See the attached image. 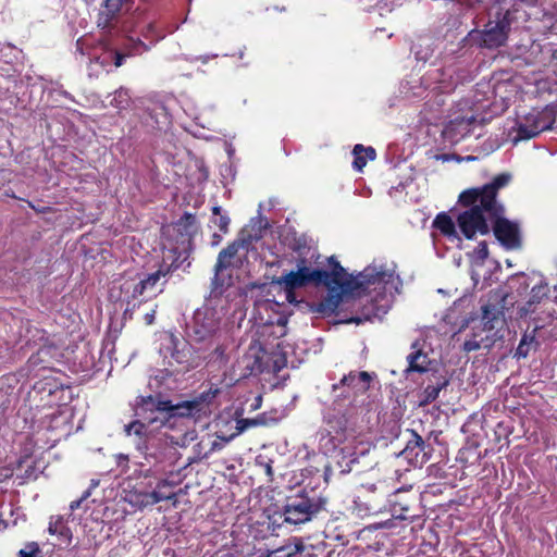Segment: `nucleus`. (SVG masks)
<instances>
[{
  "label": "nucleus",
  "mask_w": 557,
  "mask_h": 557,
  "mask_svg": "<svg viewBox=\"0 0 557 557\" xmlns=\"http://www.w3.org/2000/svg\"><path fill=\"white\" fill-rule=\"evenodd\" d=\"M510 180L509 173H500L482 187L468 188L459 195V203L469 208L457 218L458 226L467 239H473L476 234L487 235L490 233V225L484 213L491 220L493 215L505 213V208L497 200V195L500 188L509 184Z\"/></svg>",
  "instance_id": "1"
},
{
  "label": "nucleus",
  "mask_w": 557,
  "mask_h": 557,
  "mask_svg": "<svg viewBox=\"0 0 557 557\" xmlns=\"http://www.w3.org/2000/svg\"><path fill=\"white\" fill-rule=\"evenodd\" d=\"M181 267V262L174 259L170 264L162 262L158 270L138 275V281L127 280L121 285V292L125 295L126 301L129 304L132 300H139V302L148 301L156 297L158 293L162 292L166 280L160 283L162 277H166Z\"/></svg>",
  "instance_id": "2"
},
{
  "label": "nucleus",
  "mask_w": 557,
  "mask_h": 557,
  "mask_svg": "<svg viewBox=\"0 0 557 557\" xmlns=\"http://www.w3.org/2000/svg\"><path fill=\"white\" fill-rule=\"evenodd\" d=\"M511 27L509 11L497 13L495 21H488L483 30H472L469 36L472 41L486 49L504 46Z\"/></svg>",
  "instance_id": "3"
},
{
  "label": "nucleus",
  "mask_w": 557,
  "mask_h": 557,
  "mask_svg": "<svg viewBox=\"0 0 557 557\" xmlns=\"http://www.w3.org/2000/svg\"><path fill=\"white\" fill-rule=\"evenodd\" d=\"M325 500L299 493L289 497L283 509L284 522L300 524L310 521L324 506Z\"/></svg>",
  "instance_id": "4"
},
{
  "label": "nucleus",
  "mask_w": 557,
  "mask_h": 557,
  "mask_svg": "<svg viewBox=\"0 0 557 557\" xmlns=\"http://www.w3.org/2000/svg\"><path fill=\"white\" fill-rule=\"evenodd\" d=\"M173 404L169 399L147 396L139 397L137 401L136 416L147 422L148 425H156V429L165 425L172 418Z\"/></svg>",
  "instance_id": "5"
},
{
  "label": "nucleus",
  "mask_w": 557,
  "mask_h": 557,
  "mask_svg": "<svg viewBox=\"0 0 557 557\" xmlns=\"http://www.w3.org/2000/svg\"><path fill=\"white\" fill-rule=\"evenodd\" d=\"M391 493L384 483L366 484L361 486L360 494L355 502L359 511H364L369 515H375L387 510L388 499Z\"/></svg>",
  "instance_id": "6"
},
{
  "label": "nucleus",
  "mask_w": 557,
  "mask_h": 557,
  "mask_svg": "<svg viewBox=\"0 0 557 557\" xmlns=\"http://www.w3.org/2000/svg\"><path fill=\"white\" fill-rule=\"evenodd\" d=\"M320 269H311L308 265H299L296 271H289L278 277L277 283L284 287L287 299L294 301V292L297 288L308 286L310 284L321 285Z\"/></svg>",
  "instance_id": "7"
},
{
  "label": "nucleus",
  "mask_w": 557,
  "mask_h": 557,
  "mask_svg": "<svg viewBox=\"0 0 557 557\" xmlns=\"http://www.w3.org/2000/svg\"><path fill=\"white\" fill-rule=\"evenodd\" d=\"M172 232L175 235L176 244L180 246L174 247L171 251L177 255L175 259L177 262L182 256V252L187 253L191 250V244L195 235L198 233V224L195 214L185 212L173 225Z\"/></svg>",
  "instance_id": "8"
},
{
  "label": "nucleus",
  "mask_w": 557,
  "mask_h": 557,
  "mask_svg": "<svg viewBox=\"0 0 557 557\" xmlns=\"http://www.w3.org/2000/svg\"><path fill=\"white\" fill-rule=\"evenodd\" d=\"M218 389H209L201 393L198 397L173 405L172 418L174 417H186L200 419L203 416L210 413V404L216 396Z\"/></svg>",
  "instance_id": "9"
},
{
  "label": "nucleus",
  "mask_w": 557,
  "mask_h": 557,
  "mask_svg": "<svg viewBox=\"0 0 557 557\" xmlns=\"http://www.w3.org/2000/svg\"><path fill=\"white\" fill-rule=\"evenodd\" d=\"M220 318L213 308L203 306L194 312L191 330L197 341H205L212 336L219 329Z\"/></svg>",
  "instance_id": "10"
},
{
  "label": "nucleus",
  "mask_w": 557,
  "mask_h": 557,
  "mask_svg": "<svg viewBox=\"0 0 557 557\" xmlns=\"http://www.w3.org/2000/svg\"><path fill=\"white\" fill-rule=\"evenodd\" d=\"M493 233L496 239L506 249H517L521 246V238L518 224L504 218V213L493 215Z\"/></svg>",
  "instance_id": "11"
},
{
  "label": "nucleus",
  "mask_w": 557,
  "mask_h": 557,
  "mask_svg": "<svg viewBox=\"0 0 557 557\" xmlns=\"http://www.w3.org/2000/svg\"><path fill=\"white\" fill-rule=\"evenodd\" d=\"M410 435L411 437L408 440L401 455L413 467H422L430 459V455L426 451V448H430V446L425 444L422 436L416 431L411 430Z\"/></svg>",
  "instance_id": "12"
},
{
  "label": "nucleus",
  "mask_w": 557,
  "mask_h": 557,
  "mask_svg": "<svg viewBox=\"0 0 557 557\" xmlns=\"http://www.w3.org/2000/svg\"><path fill=\"white\" fill-rule=\"evenodd\" d=\"M374 373L371 374L367 371H350L344 375L342 380L333 385V391H337L341 387H347L351 389L355 396L366 394L374 379Z\"/></svg>",
  "instance_id": "13"
},
{
  "label": "nucleus",
  "mask_w": 557,
  "mask_h": 557,
  "mask_svg": "<svg viewBox=\"0 0 557 557\" xmlns=\"http://www.w3.org/2000/svg\"><path fill=\"white\" fill-rule=\"evenodd\" d=\"M166 349L170 351V359L168 361L170 367L182 366L186 371L194 368V364L190 361L193 347L188 343L181 342L172 335L170 346L166 347Z\"/></svg>",
  "instance_id": "14"
},
{
  "label": "nucleus",
  "mask_w": 557,
  "mask_h": 557,
  "mask_svg": "<svg viewBox=\"0 0 557 557\" xmlns=\"http://www.w3.org/2000/svg\"><path fill=\"white\" fill-rule=\"evenodd\" d=\"M35 391L42 395L41 400H44L45 396L51 398L48 400L50 405H59L63 401V395L65 388L64 383H62L58 377L54 376H45L34 385Z\"/></svg>",
  "instance_id": "15"
},
{
  "label": "nucleus",
  "mask_w": 557,
  "mask_h": 557,
  "mask_svg": "<svg viewBox=\"0 0 557 557\" xmlns=\"http://www.w3.org/2000/svg\"><path fill=\"white\" fill-rule=\"evenodd\" d=\"M343 301V296L339 292H336L335 289H330L325 297L320 299L317 302H312L310 306V309L312 312L318 313L322 317H331L332 314H336L341 318L342 315L341 311H337L341 302Z\"/></svg>",
  "instance_id": "16"
},
{
  "label": "nucleus",
  "mask_w": 557,
  "mask_h": 557,
  "mask_svg": "<svg viewBox=\"0 0 557 557\" xmlns=\"http://www.w3.org/2000/svg\"><path fill=\"white\" fill-rule=\"evenodd\" d=\"M126 0H106L103 9L100 10L97 18V26L103 30H111L116 21L117 13L121 11Z\"/></svg>",
  "instance_id": "17"
},
{
  "label": "nucleus",
  "mask_w": 557,
  "mask_h": 557,
  "mask_svg": "<svg viewBox=\"0 0 557 557\" xmlns=\"http://www.w3.org/2000/svg\"><path fill=\"white\" fill-rule=\"evenodd\" d=\"M150 47L145 44L140 38L134 39L133 37H128L127 42L124 45V51L112 50L110 55L112 57L113 63L116 67L123 65L125 59L131 55L141 54L145 51H148Z\"/></svg>",
  "instance_id": "18"
},
{
  "label": "nucleus",
  "mask_w": 557,
  "mask_h": 557,
  "mask_svg": "<svg viewBox=\"0 0 557 557\" xmlns=\"http://www.w3.org/2000/svg\"><path fill=\"white\" fill-rule=\"evenodd\" d=\"M321 275V284L329 287L330 289H334L335 287L342 289H356L355 284L356 281L347 273L344 269V272H329L326 270L320 269Z\"/></svg>",
  "instance_id": "19"
},
{
  "label": "nucleus",
  "mask_w": 557,
  "mask_h": 557,
  "mask_svg": "<svg viewBox=\"0 0 557 557\" xmlns=\"http://www.w3.org/2000/svg\"><path fill=\"white\" fill-rule=\"evenodd\" d=\"M482 323L484 331L500 330L505 323L504 312L499 309L497 304L487 302L482 306Z\"/></svg>",
  "instance_id": "20"
},
{
  "label": "nucleus",
  "mask_w": 557,
  "mask_h": 557,
  "mask_svg": "<svg viewBox=\"0 0 557 557\" xmlns=\"http://www.w3.org/2000/svg\"><path fill=\"white\" fill-rule=\"evenodd\" d=\"M176 483L170 481L168 479H160L157 481L154 488L152 490L153 497L158 503L169 500L172 503L173 507H177L178 505V496L183 493V490L180 488L177 492L175 491Z\"/></svg>",
  "instance_id": "21"
},
{
  "label": "nucleus",
  "mask_w": 557,
  "mask_h": 557,
  "mask_svg": "<svg viewBox=\"0 0 557 557\" xmlns=\"http://www.w3.org/2000/svg\"><path fill=\"white\" fill-rule=\"evenodd\" d=\"M411 503L407 497L394 493V498L388 499L387 510L394 519L414 521L416 515L410 513Z\"/></svg>",
  "instance_id": "22"
},
{
  "label": "nucleus",
  "mask_w": 557,
  "mask_h": 557,
  "mask_svg": "<svg viewBox=\"0 0 557 557\" xmlns=\"http://www.w3.org/2000/svg\"><path fill=\"white\" fill-rule=\"evenodd\" d=\"M411 347L413 351L407 357L408 368L406 371L418 373L426 372L430 366V358L428 354L422 350L418 341L414 342Z\"/></svg>",
  "instance_id": "23"
},
{
  "label": "nucleus",
  "mask_w": 557,
  "mask_h": 557,
  "mask_svg": "<svg viewBox=\"0 0 557 557\" xmlns=\"http://www.w3.org/2000/svg\"><path fill=\"white\" fill-rule=\"evenodd\" d=\"M537 124L539 122L535 109H532L527 115L523 116V120L518 124L515 140H529L540 135L542 132H536L535 128Z\"/></svg>",
  "instance_id": "24"
},
{
  "label": "nucleus",
  "mask_w": 557,
  "mask_h": 557,
  "mask_svg": "<svg viewBox=\"0 0 557 557\" xmlns=\"http://www.w3.org/2000/svg\"><path fill=\"white\" fill-rule=\"evenodd\" d=\"M380 315V310L377 305L374 301H368L367 304L360 307V310L351 317H343L338 321L342 323L350 324H361L366 321H371L373 318Z\"/></svg>",
  "instance_id": "25"
},
{
  "label": "nucleus",
  "mask_w": 557,
  "mask_h": 557,
  "mask_svg": "<svg viewBox=\"0 0 557 557\" xmlns=\"http://www.w3.org/2000/svg\"><path fill=\"white\" fill-rule=\"evenodd\" d=\"M352 168L357 172H362L363 168L367 165L368 160L372 161L376 158V151L373 147H364L361 144L355 145L352 149Z\"/></svg>",
  "instance_id": "26"
},
{
  "label": "nucleus",
  "mask_w": 557,
  "mask_h": 557,
  "mask_svg": "<svg viewBox=\"0 0 557 557\" xmlns=\"http://www.w3.org/2000/svg\"><path fill=\"white\" fill-rule=\"evenodd\" d=\"M535 112L539 122L537 126L535 127L536 132H544L550 129L553 125L556 123L557 104H548L542 110L535 109Z\"/></svg>",
  "instance_id": "27"
},
{
  "label": "nucleus",
  "mask_w": 557,
  "mask_h": 557,
  "mask_svg": "<svg viewBox=\"0 0 557 557\" xmlns=\"http://www.w3.org/2000/svg\"><path fill=\"white\" fill-rule=\"evenodd\" d=\"M231 286L232 276H224L222 271H216L214 269V276L211 281L209 299H220Z\"/></svg>",
  "instance_id": "28"
},
{
  "label": "nucleus",
  "mask_w": 557,
  "mask_h": 557,
  "mask_svg": "<svg viewBox=\"0 0 557 557\" xmlns=\"http://www.w3.org/2000/svg\"><path fill=\"white\" fill-rule=\"evenodd\" d=\"M386 273L384 271H376L374 268H367L360 273V280L356 281V289H366L371 285L385 283Z\"/></svg>",
  "instance_id": "29"
},
{
  "label": "nucleus",
  "mask_w": 557,
  "mask_h": 557,
  "mask_svg": "<svg viewBox=\"0 0 557 557\" xmlns=\"http://www.w3.org/2000/svg\"><path fill=\"white\" fill-rule=\"evenodd\" d=\"M239 247L240 244L238 242H233L223 248L219 252L214 269L216 271H223L225 268H227L231 264V260L237 255Z\"/></svg>",
  "instance_id": "30"
},
{
  "label": "nucleus",
  "mask_w": 557,
  "mask_h": 557,
  "mask_svg": "<svg viewBox=\"0 0 557 557\" xmlns=\"http://www.w3.org/2000/svg\"><path fill=\"white\" fill-rule=\"evenodd\" d=\"M536 331H537V329L535 327L532 330L531 333L525 332L522 335L520 343L515 351V355H513L515 358H517V359L527 358L529 356L532 347L537 346V342L535 339Z\"/></svg>",
  "instance_id": "31"
},
{
  "label": "nucleus",
  "mask_w": 557,
  "mask_h": 557,
  "mask_svg": "<svg viewBox=\"0 0 557 557\" xmlns=\"http://www.w3.org/2000/svg\"><path fill=\"white\" fill-rule=\"evenodd\" d=\"M153 493L146 491H134L128 495V502L131 505L137 507L138 509H144L147 507H152L158 504L157 499L153 497Z\"/></svg>",
  "instance_id": "32"
},
{
  "label": "nucleus",
  "mask_w": 557,
  "mask_h": 557,
  "mask_svg": "<svg viewBox=\"0 0 557 557\" xmlns=\"http://www.w3.org/2000/svg\"><path fill=\"white\" fill-rule=\"evenodd\" d=\"M48 532L51 535H58L59 537L67 542H71L72 533L70 528L64 522L62 516L51 517L48 527Z\"/></svg>",
  "instance_id": "33"
},
{
  "label": "nucleus",
  "mask_w": 557,
  "mask_h": 557,
  "mask_svg": "<svg viewBox=\"0 0 557 557\" xmlns=\"http://www.w3.org/2000/svg\"><path fill=\"white\" fill-rule=\"evenodd\" d=\"M433 226L437 228L444 236H456L455 223L450 215H448L446 212H441L435 216Z\"/></svg>",
  "instance_id": "34"
},
{
  "label": "nucleus",
  "mask_w": 557,
  "mask_h": 557,
  "mask_svg": "<svg viewBox=\"0 0 557 557\" xmlns=\"http://www.w3.org/2000/svg\"><path fill=\"white\" fill-rule=\"evenodd\" d=\"M547 286L546 285H536L531 290V297L529 301L520 308L519 314L520 317H524L533 311L532 306L539 304L541 299L546 296Z\"/></svg>",
  "instance_id": "35"
},
{
  "label": "nucleus",
  "mask_w": 557,
  "mask_h": 557,
  "mask_svg": "<svg viewBox=\"0 0 557 557\" xmlns=\"http://www.w3.org/2000/svg\"><path fill=\"white\" fill-rule=\"evenodd\" d=\"M359 463V458L355 454L342 453V456L337 460V466L341 473H349L356 469V465Z\"/></svg>",
  "instance_id": "36"
},
{
  "label": "nucleus",
  "mask_w": 557,
  "mask_h": 557,
  "mask_svg": "<svg viewBox=\"0 0 557 557\" xmlns=\"http://www.w3.org/2000/svg\"><path fill=\"white\" fill-rule=\"evenodd\" d=\"M147 426H149V425L143 419L134 420L124 426V431H125V434L128 436L134 434L138 437H143L146 434Z\"/></svg>",
  "instance_id": "37"
},
{
  "label": "nucleus",
  "mask_w": 557,
  "mask_h": 557,
  "mask_svg": "<svg viewBox=\"0 0 557 557\" xmlns=\"http://www.w3.org/2000/svg\"><path fill=\"white\" fill-rule=\"evenodd\" d=\"M42 550L37 542H27L17 553L18 557H41Z\"/></svg>",
  "instance_id": "38"
},
{
  "label": "nucleus",
  "mask_w": 557,
  "mask_h": 557,
  "mask_svg": "<svg viewBox=\"0 0 557 557\" xmlns=\"http://www.w3.org/2000/svg\"><path fill=\"white\" fill-rule=\"evenodd\" d=\"M258 426L256 418H240L236 420L235 432L230 435V438H235L249 428Z\"/></svg>",
  "instance_id": "39"
},
{
  "label": "nucleus",
  "mask_w": 557,
  "mask_h": 557,
  "mask_svg": "<svg viewBox=\"0 0 557 557\" xmlns=\"http://www.w3.org/2000/svg\"><path fill=\"white\" fill-rule=\"evenodd\" d=\"M442 389V386L441 385H428L424 387L423 389V398L421 400V404L422 405H428V404H431L432 401H434L438 395H440V392Z\"/></svg>",
  "instance_id": "40"
},
{
  "label": "nucleus",
  "mask_w": 557,
  "mask_h": 557,
  "mask_svg": "<svg viewBox=\"0 0 557 557\" xmlns=\"http://www.w3.org/2000/svg\"><path fill=\"white\" fill-rule=\"evenodd\" d=\"M276 550L277 552L287 550L286 556L293 557L298 553H302L305 550V545H304L301 539L295 537L293 547L290 545H286V546H282V547L277 548Z\"/></svg>",
  "instance_id": "41"
},
{
  "label": "nucleus",
  "mask_w": 557,
  "mask_h": 557,
  "mask_svg": "<svg viewBox=\"0 0 557 557\" xmlns=\"http://www.w3.org/2000/svg\"><path fill=\"white\" fill-rule=\"evenodd\" d=\"M141 34L146 39H149L150 42L158 41L160 38H162L161 35L157 34L156 25L153 23H148L141 30Z\"/></svg>",
  "instance_id": "42"
},
{
  "label": "nucleus",
  "mask_w": 557,
  "mask_h": 557,
  "mask_svg": "<svg viewBox=\"0 0 557 557\" xmlns=\"http://www.w3.org/2000/svg\"><path fill=\"white\" fill-rule=\"evenodd\" d=\"M255 418H256L258 426H269V425L275 424L277 422V419L268 412L259 413Z\"/></svg>",
  "instance_id": "43"
},
{
  "label": "nucleus",
  "mask_w": 557,
  "mask_h": 557,
  "mask_svg": "<svg viewBox=\"0 0 557 557\" xmlns=\"http://www.w3.org/2000/svg\"><path fill=\"white\" fill-rule=\"evenodd\" d=\"M232 440L233 438H230V436L228 437H220L219 436L218 440H214L211 443V446H210L208 453H206L205 457H207L209 454L221 450L225 446V444H227Z\"/></svg>",
  "instance_id": "44"
},
{
  "label": "nucleus",
  "mask_w": 557,
  "mask_h": 557,
  "mask_svg": "<svg viewBox=\"0 0 557 557\" xmlns=\"http://www.w3.org/2000/svg\"><path fill=\"white\" fill-rule=\"evenodd\" d=\"M475 337H476V335L474 334L472 336V338H469V339L465 341L462 349L466 352L475 351V350H479L481 348V343L483 342V339L478 341Z\"/></svg>",
  "instance_id": "45"
},
{
  "label": "nucleus",
  "mask_w": 557,
  "mask_h": 557,
  "mask_svg": "<svg viewBox=\"0 0 557 557\" xmlns=\"http://www.w3.org/2000/svg\"><path fill=\"white\" fill-rule=\"evenodd\" d=\"M214 223L219 227V230L222 233L228 232V225H230V218L226 215H220L218 219L214 220Z\"/></svg>",
  "instance_id": "46"
},
{
  "label": "nucleus",
  "mask_w": 557,
  "mask_h": 557,
  "mask_svg": "<svg viewBox=\"0 0 557 557\" xmlns=\"http://www.w3.org/2000/svg\"><path fill=\"white\" fill-rule=\"evenodd\" d=\"M475 252L481 260H485L488 257V247L486 242H480Z\"/></svg>",
  "instance_id": "47"
},
{
  "label": "nucleus",
  "mask_w": 557,
  "mask_h": 557,
  "mask_svg": "<svg viewBox=\"0 0 557 557\" xmlns=\"http://www.w3.org/2000/svg\"><path fill=\"white\" fill-rule=\"evenodd\" d=\"M327 262L331 267L330 272H344V268L341 265V263L337 261V259L332 256L327 259Z\"/></svg>",
  "instance_id": "48"
},
{
  "label": "nucleus",
  "mask_w": 557,
  "mask_h": 557,
  "mask_svg": "<svg viewBox=\"0 0 557 557\" xmlns=\"http://www.w3.org/2000/svg\"><path fill=\"white\" fill-rule=\"evenodd\" d=\"M49 419H50L49 425H48L49 429L58 428V425H54L53 423H58L59 420H63V422H65V418L63 417V414L61 412L50 414Z\"/></svg>",
  "instance_id": "49"
},
{
  "label": "nucleus",
  "mask_w": 557,
  "mask_h": 557,
  "mask_svg": "<svg viewBox=\"0 0 557 557\" xmlns=\"http://www.w3.org/2000/svg\"><path fill=\"white\" fill-rule=\"evenodd\" d=\"M90 493L87 491L83 494V496L77 499V500H73L71 504H70V508L71 510H75V509H78L81 507V504L87 499L89 497Z\"/></svg>",
  "instance_id": "50"
},
{
  "label": "nucleus",
  "mask_w": 557,
  "mask_h": 557,
  "mask_svg": "<svg viewBox=\"0 0 557 557\" xmlns=\"http://www.w3.org/2000/svg\"><path fill=\"white\" fill-rule=\"evenodd\" d=\"M28 203V207L32 208L33 210H35L36 212L38 213H47V212H51L52 211V208L51 207H35L33 202L30 201H27Z\"/></svg>",
  "instance_id": "51"
},
{
  "label": "nucleus",
  "mask_w": 557,
  "mask_h": 557,
  "mask_svg": "<svg viewBox=\"0 0 557 557\" xmlns=\"http://www.w3.org/2000/svg\"><path fill=\"white\" fill-rule=\"evenodd\" d=\"M39 354L40 351H38L36 355H32L27 361L28 366L29 367H36L38 364V361H39Z\"/></svg>",
  "instance_id": "52"
},
{
  "label": "nucleus",
  "mask_w": 557,
  "mask_h": 557,
  "mask_svg": "<svg viewBox=\"0 0 557 557\" xmlns=\"http://www.w3.org/2000/svg\"><path fill=\"white\" fill-rule=\"evenodd\" d=\"M156 310L145 314L146 324L150 325L154 322Z\"/></svg>",
  "instance_id": "53"
},
{
  "label": "nucleus",
  "mask_w": 557,
  "mask_h": 557,
  "mask_svg": "<svg viewBox=\"0 0 557 557\" xmlns=\"http://www.w3.org/2000/svg\"><path fill=\"white\" fill-rule=\"evenodd\" d=\"M250 371L251 372H253V371L261 372L262 371L261 362L258 358L255 360V364L250 368Z\"/></svg>",
  "instance_id": "54"
},
{
  "label": "nucleus",
  "mask_w": 557,
  "mask_h": 557,
  "mask_svg": "<svg viewBox=\"0 0 557 557\" xmlns=\"http://www.w3.org/2000/svg\"><path fill=\"white\" fill-rule=\"evenodd\" d=\"M261 401H262L261 396L256 397L255 403L251 405V409L257 410L258 408H260Z\"/></svg>",
  "instance_id": "55"
},
{
  "label": "nucleus",
  "mask_w": 557,
  "mask_h": 557,
  "mask_svg": "<svg viewBox=\"0 0 557 557\" xmlns=\"http://www.w3.org/2000/svg\"><path fill=\"white\" fill-rule=\"evenodd\" d=\"M287 323V318L286 317H280L277 319V324L281 325V326H285Z\"/></svg>",
  "instance_id": "56"
},
{
  "label": "nucleus",
  "mask_w": 557,
  "mask_h": 557,
  "mask_svg": "<svg viewBox=\"0 0 557 557\" xmlns=\"http://www.w3.org/2000/svg\"><path fill=\"white\" fill-rule=\"evenodd\" d=\"M293 251L297 252V253H301V245L299 243L295 244L293 247H292Z\"/></svg>",
  "instance_id": "57"
},
{
  "label": "nucleus",
  "mask_w": 557,
  "mask_h": 557,
  "mask_svg": "<svg viewBox=\"0 0 557 557\" xmlns=\"http://www.w3.org/2000/svg\"><path fill=\"white\" fill-rule=\"evenodd\" d=\"M308 261L306 258H299L297 260V269H299V265H307Z\"/></svg>",
  "instance_id": "58"
},
{
  "label": "nucleus",
  "mask_w": 557,
  "mask_h": 557,
  "mask_svg": "<svg viewBox=\"0 0 557 557\" xmlns=\"http://www.w3.org/2000/svg\"><path fill=\"white\" fill-rule=\"evenodd\" d=\"M377 528H391V520H387L383 523L375 525V529H377Z\"/></svg>",
  "instance_id": "59"
},
{
  "label": "nucleus",
  "mask_w": 557,
  "mask_h": 557,
  "mask_svg": "<svg viewBox=\"0 0 557 557\" xmlns=\"http://www.w3.org/2000/svg\"><path fill=\"white\" fill-rule=\"evenodd\" d=\"M265 472L269 476H272L273 475V470H272V467L270 463H267L265 465Z\"/></svg>",
  "instance_id": "60"
},
{
  "label": "nucleus",
  "mask_w": 557,
  "mask_h": 557,
  "mask_svg": "<svg viewBox=\"0 0 557 557\" xmlns=\"http://www.w3.org/2000/svg\"><path fill=\"white\" fill-rule=\"evenodd\" d=\"M122 96H127V95L123 90L116 91L114 95L113 101H116L117 97H122Z\"/></svg>",
  "instance_id": "61"
},
{
  "label": "nucleus",
  "mask_w": 557,
  "mask_h": 557,
  "mask_svg": "<svg viewBox=\"0 0 557 557\" xmlns=\"http://www.w3.org/2000/svg\"><path fill=\"white\" fill-rule=\"evenodd\" d=\"M123 29L127 33H132L134 30L133 26H128V22H125Z\"/></svg>",
  "instance_id": "62"
},
{
  "label": "nucleus",
  "mask_w": 557,
  "mask_h": 557,
  "mask_svg": "<svg viewBox=\"0 0 557 557\" xmlns=\"http://www.w3.org/2000/svg\"><path fill=\"white\" fill-rule=\"evenodd\" d=\"M221 242V236L219 234H213V244L218 245Z\"/></svg>",
  "instance_id": "63"
},
{
  "label": "nucleus",
  "mask_w": 557,
  "mask_h": 557,
  "mask_svg": "<svg viewBox=\"0 0 557 557\" xmlns=\"http://www.w3.org/2000/svg\"><path fill=\"white\" fill-rule=\"evenodd\" d=\"M212 212H213V214H215V215H221V214H220V212H221V208H220V207H213V208H212Z\"/></svg>",
  "instance_id": "64"
}]
</instances>
